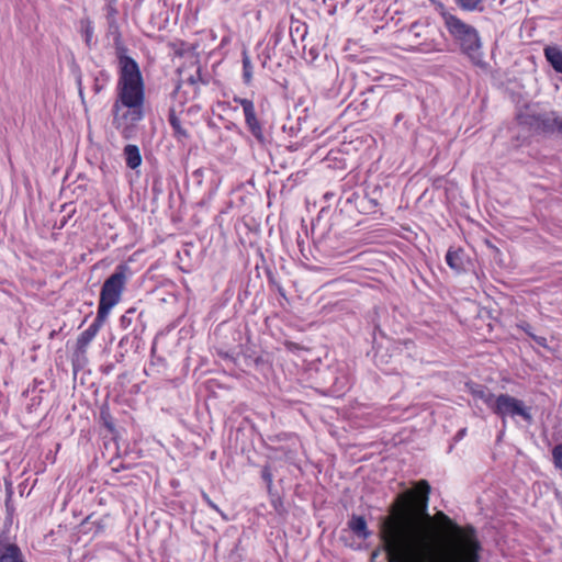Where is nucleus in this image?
<instances>
[{
    "mask_svg": "<svg viewBox=\"0 0 562 562\" xmlns=\"http://www.w3.org/2000/svg\"><path fill=\"white\" fill-rule=\"evenodd\" d=\"M426 480L398 495L381 521L389 562H481L482 544L472 525L460 526L441 510L428 513Z\"/></svg>",
    "mask_w": 562,
    "mask_h": 562,
    "instance_id": "f257e3e1",
    "label": "nucleus"
},
{
    "mask_svg": "<svg viewBox=\"0 0 562 562\" xmlns=\"http://www.w3.org/2000/svg\"><path fill=\"white\" fill-rule=\"evenodd\" d=\"M119 81L113 103V123L124 138L136 137L140 122V71L138 64L125 55L126 49L116 47Z\"/></svg>",
    "mask_w": 562,
    "mask_h": 562,
    "instance_id": "f03ea898",
    "label": "nucleus"
},
{
    "mask_svg": "<svg viewBox=\"0 0 562 562\" xmlns=\"http://www.w3.org/2000/svg\"><path fill=\"white\" fill-rule=\"evenodd\" d=\"M441 16L449 35L459 46L461 53L464 54L473 65L485 68L486 63L483 59L482 42L477 30L450 12L443 11L441 12Z\"/></svg>",
    "mask_w": 562,
    "mask_h": 562,
    "instance_id": "7ed1b4c3",
    "label": "nucleus"
},
{
    "mask_svg": "<svg viewBox=\"0 0 562 562\" xmlns=\"http://www.w3.org/2000/svg\"><path fill=\"white\" fill-rule=\"evenodd\" d=\"M128 273V267L126 265H120L115 272L104 281L100 292L98 308L100 319L106 318L112 307L120 302Z\"/></svg>",
    "mask_w": 562,
    "mask_h": 562,
    "instance_id": "20e7f679",
    "label": "nucleus"
},
{
    "mask_svg": "<svg viewBox=\"0 0 562 562\" xmlns=\"http://www.w3.org/2000/svg\"><path fill=\"white\" fill-rule=\"evenodd\" d=\"M494 414L502 418L503 423L507 417L515 419L520 417L528 425L533 424L531 407L527 406L524 401L509 394H499L495 404Z\"/></svg>",
    "mask_w": 562,
    "mask_h": 562,
    "instance_id": "39448f33",
    "label": "nucleus"
},
{
    "mask_svg": "<svg viewBox=\"0 0 562 562\" xmlns=\"http://www.w3.org/2000/svg\"><path fill=\"white\" fill-rule=\"evenodd\" d=\"M178 72L179 82L177 85V90L181 89L183 86H188L191 90L186 91V93H191L192 98L198 95L201 86H207L212 79L209 72H203L202 67L196 60L182 66L178 69Z\"/></svg>",
    "mask_w": 562,
    "mask_h": 562,
    "instance_id": "423d86ee",
    "label": "nucleus"
},
{
    "mask_svg": "<svg viewBox=\"0 0 562 562\" xmlns=\"http://www.w3.org/2000/svg\"><path fill=\"white\" fill-rule=\"evenodd\" d=\"M106 318L100 319V313H97V317L94 322L87 328L85 331L80 334L77 339V348L80 351H85L90 341L95 337L98 331L100 330L101 325L104 323Z\"/></svg>",
    "mask_w": 562,
    "mask_h": 562,
    "instance_id": "0eeeda50",
    "label": "nucleus"
},
{
    "mask_svg": "<svg viewBox=\"0 0 562 562\" xmlns=\"http://www.w3.org/2000/svg\"><path fill=\"white\" fill-rule=\"evenodd\" d=\"M469 389L474 398L481 400L494 413L497 396L487 386L473 383Z\"/></svg>",
    "mask_w": 562,
    "mask_h": 562,
    "instance_id": "6e6552de",
    "label": "nucleus"
},
{
    "mask_svg": "<svg viewBox=\"0 0 562 562\" xmlns=\"http://www.w3.org/2000/svg\"><path fill=\"white\" fill-rule=\"evenodd\" d=\"M348 527L359 539L367 540L372 535L363 516L352 515L348 521Z\"/></svg>",
    "mask_w": 562,
    "mask_h": 562,
    "instance_id": "1a4fd4ad",
    "label": "nucleus"
},
{
    "mask_svg": "<svg viewBox=\"0 0 562 562\" xmlns=\"http://www.w3.org/2000/svg\"><path fill=\"white\" fill-rule=\"evenodd\" d=\"M544 57L550 66L559 74H562V49L558 46H547L543 49Z\"/></svg>",
    "mask_w": 562,
    "mask_h": 562,
    "instance_id": "9d476101",
    "label": "nucleus"
},
{
    "mask_svg": "<svg viewBox=\"0 0 562 562\" xmlns=\"http://www.w3.org/2000/svg\"><path fill=\"white\" fill-rule=\"evenodd\" d=\"M562 119L555 115V113L542 114L538 117V127L543 132H560V123Z\"/></svg>",
    "mask_w": 562,
    "mask_h": 562,
    "instance_id": "9b49d317",
    "label": "nucleus"
},
{
    "mask_svg": "<svg viewBox=\"0 0 562 562\" xmlns=\"http://www.w3.org/2000/svg\"><path fill=\"white\" fill-rule=\"evenodd\" d=\"M353 196L356 200V206L358 207V210L361 213L371 214V213L375 212V209L379 204L376 199L370 198L367 194H364V195L353 194Z\"/></svg>",
    "mask_w": 562,
    "mask_h": 562,
    "instance_id": "f8f14e48",
    "label": "nucleus"
},
{
    "mask_svg": "<svg viewBox=\"0 0 562 562\" xmlns=\"http://www.w3.org/2000/svg\"><path fill=\"white\" fill-rule=\"evenodd\" d=\"M246 125L248 127V131L251 133V135L256 138V140L259 144L265 145L268 143V138L263 133L262 125L260 124L257 116L246 121Z\"/></svg>",
    "mask_w": 562,
    "mask_h": 562,
    "instance_id": "ddd939ff",
    "label": "nucleus"
},
{
    "mask_svg": "<svg viewBox=\"0 0 562 562\" xmlns=\"http://www.w3.org/2000/svg\"><path fill=\"white\" fill-rule=\"evenodd\" d=\"M126 164L130 168L135 169L140 165L139 149L136 145H127L124 148Z\"/></svg>",
    "mask_w": 562,
    "mask_h": 562,
    "instance_id": "4468645a",
    "label": "nucleus"
},
{
    "mask_svg": "<svg viewBox=\"0 0 562 562\" xmlns=\"http://www.w3.org/2000/svg\"><path fill=\"white\" fill-rule=\"evenodd\" d=\"M446 262L451 269L458 272L463 270V261L461 258V251L459 250L450 248L446 254Z\"/></svg>",
    "mask_w": 562,
    "mask_h": 562,
    "instance_id": "2eb2a0df",
    "label": "nucleus"
},
{
    "mask_svg": "<svg viewBox=\"0 0 562 562\" xmlns=\"http://www.w3.org/2000/svg\"><path fill=\"white\" fill-rule=\"evenodd\" d=\"M243 80L244 83L249 86L252 80L254 66L251 64L250 57L246 50L243 52Z\"/></svg>",
    "mask_w": 562,
    "mask_h": 562,
    "instance_id": "dca6fc26",
    "label": "nucleus"
},
{
    "mask_svg": "<svg viewBox=\"0 0 562 562\" xmlns=\"http://www.w3.org/2000/svg\"><path fill=\"white\" fill-rule=\"evenodd\" d=\"M518 327L524 330L537 345L541 347H547V338L542 336H537L532 333V327L527 322H521L518 324Z\"/></svg>",
    "mask_w": 562,
    "mask_h": 562,
    "instance_id": "f3484780",
    "label": "nucleus"
},
{
    "mask_svg": "<svg viewBox=\"0 0 562 562\" xmlns=\"http://www.w3.org/2000/svg\"><path fill=\"white\" fill-rule=\"evenodd\" d=\"M169 123L171 127L173 128L175 134L178 137H187L188 133L184 128L181 126L180 119L176 115L175 111H171L169 114Z\"/></svg>",
    "mask_w": 562,
    "mask_h": 562,
    "instance_id": "a211bd4d",
    "label": "nucleus"
},
{
    "mask_svg": "<svg viewBox=\"0 0 562 562\" xmlns=\"http://www.w3.org/2000/svg\"><path fill=\"white\" fill-rule=\"evenodd\" d=\"M483 0H456V3L464 11L472 12V11H482L483 8L481 7Z\"/></svg>",
    "mask_w": 562,
    "mask_h": 562,
    "instance_id": "6ab92c4d",
    "label": "nucleus"
},
{
    "mask_svg": "<svg viewBox=\"0 0 562 562\" xmlns=\"http://www.w3.org/2000/svg\"><path fill=\"white\" fill-rule=\"evenodd\" d=\"M552 460L557 469L562 471V442L558 443L552 449Z\"/></svg>",
    "mask_w": 562,
    "mask_h": 562,
    "instance_id": "aec40b11",
    "label": "nucleus"
},
{
    "mask_svg": "<svg viewBox=\"0 0 562 562\" xmlns=\"http://www.w3.org/2000/svg\"><path fill=\"white\" fill-rule=\"evenodd\" d=\"M261 477L267 483V490L269 493L272 491L273 476L269 465H265L261 470Z\"/></svg>",
    "mask_w": 562,
    "mask_h": 562,
    "instance_id": "412c9836",
    "label": "nucleus"
},
{
    "mask_svg": "<svg viewBox=\"0 0 562 562\" xmlns=\"http://www.w3.org/2000/svg\"><path fill=\"white\" fill-rule=\"evenodd\" d=\"M81 27H82V31L85 33L86 43L88 45H90V42H91V38H92V34H93V27L91 25V22L89 20L82 21L81 22Z\"/></svg>",
    "mask_w": 562,
    "mask_h": 562,
    "instance_id": "4be33fe9",
    "label": "nucleus"
},
{
    "mask_svg": "<svg viewBox=\"0 0 562 562\" xmlns=\"http://www.w3.org/2000/svg\"><path fill=\"white\" fill-rule=\"evenodd\" d=\"M234 102L240 104V106L243 108V111L254 104V102L251 100L246 99V98H239V97H235Z\"/></svg>",
    "mask_w": 562,
    "mask_h": 562,
    "instance_id": "5701e85b",
    "label": "nucleus"
},
{
    "mask_svg": "<svg viewBox=\"0 0 562 562\" xmlns=\"http://www.w3.org/2000/svg\"><path fill=\"white\" fill-rule=\"evenodd\" d=\"M245 115V122L257 116L255 104L243 111Z\"/></svg>",
    "mask_w": 562,
    "mask_h": 562,
    "instance_id": "b1692460",
    "label": "nucleus"
},
{
    "mask_svg": "<svg viewBox=\"0 0 562 562\" xmlns=\"http://www.w3.org/2000/svg\"><path fill=\"white\" fill-rule=\"evenodd\" d=\"M135 313V310L134 308H131L128 310L121 318V323L123 326H128L131 325V322H132V318L130 317V314H133Z\"/></svg>",
    "mask_w": 562,
    "mask_h": 562,
    "instance_id": "393cba45",
    "label": "nucleus"
},
{
    "mask_svg": "<svg viewBox=\"0 0 562 562\" xmlns=\"http://www.w3.org/2000/svg\"><path fill=\"white\" fill-rule=\"evenodd\" d=\"M202 497L203 499L205 501V503L214 510H216L217 513H221V515L223 516V513L220 510V508L216 506V504H214L211 498L209 497V495L206 493H202Z\"/></svg>",
    "mask_w": 562,
    "mask_h": 562,
    "instance_id": "a878e982",
    "label": "nucleus"
},
{
    "mask_svg": "<svg viewBox=\"0 0 562 562\" xmlns=\"http://www.w3.org/2000/svg\"><path fill=\"white\" fill-rule=\"evenodd\" d=\"M254 363L257 368H262L268 364V362L260 356L254 359Z\"/></svg>",
    "mask_w": 562,
    "mask_h": 562,
    "instance_id": "bb28decb",
    "label": "nucleus"
},
{
    "mask_svg": "<svg viewBox=\"0 0 562 562\" xmlns=\"http://www.w3.org/2000/svg\"><path fill=\"white\" fill-rule=\"evenodd\" d=\"M184 255L187 257H190V247L189 245H184L181 250L178 251V256L181 258V256Z\"/></svg>",
    "mask_w": 562,
    "mask_h": 562,
    "instance_id": "cd10ccee",
    "label": "nucleus"
},
{
    "mask_svg": "<svg viewBox=\"0 0 562 562\" xmlns=\"http://www.w3.org/2000/svg\"><path fill=\"white\" fill-rule=\"evenodd\" d=\"M109 24H110V25H109L110 32H114V33H116V31H117V26L115 25L114 21H113V20H110V21H109Z\"/></svg>",
    "mask_w": 562,
    "mask_h": 562,
    "instance_id": "c85d7f7f",
    "label": "nucleus"
},
{
    "mask_svg": "<svg viewBox=\"0 0 562 562\" xmlns=\"http://www.w3.org/2000/svg\"><path fill=\"white\" fill-rule=\"evenodd\" d=\"M404 115L403 113H398L396 114L395 119H394V124H398L402 120H403Z\"/></svg>",
    "mask_w": 562,
    "mask_h": 562,
    "instance_id": "c756f323",
    "label": "nucleus"
},
{
    "mask_svg": "<svg viewBox=\"0 0 562 562\" xmlns=\"http://www.w3.org/2000/svg\"><path fill=\"white\" fill-rule=\"evenodd\" d=\"M465 431H467V429H465V428L460 429V430L458 431L457 436H456V437H457V439H461V438L465 435Z\"/></svg>",
    "mask_w": 562,
    "mask_h": 562,
    "instance_id": "7c9ffc66",
    "label": "nucleus"
},
{
    "mask_svg": "<svg viewBox=\"0 0 562 562\" xmlns=\"http://www.w3.org/2000/svg\"><path fill=\"white\" fill-rule=\"evenodd\" d=\"M202 172H203V170H202V169H196V170L193 172V176H195V177H201V176H202Z\"/></svg>",
    "mask_w": 562,
    "mask_h": 562,
    "instance_id": "2f4dec72",
    "label": "nucleus"
},
{
    "mask_svg": "<svg viewBox=\"0 0 562 562\" xmlns=\"http://www.w3.org/2000/svg\"><path fill=\"white\" fill-rule=\"evenodd\" d=\"M157 186H158V182H157V180H155V181H154V187H153L154 191H157V190H158V187H157Z\"/></svg>",
    "mask_w": 562,
    "mask_h": 562,
    "instance_id": "473e14b6",
    "label": "nucleus"
},
{
    "mask_svg": "<svg viewBox=\"0 0 562 562\" xmlns=\"http://www.w3.org/2000/svg\"><path fill=\"white\" fill-rule=\"evenodd\" d=\"M113 12H114V9L110 8L109 14H113Z\"/></svg>",
    "mask_w": 562,
    "mask_h": 562,
    "instance_id": "72a5a7b5",
    "label": "nucleus"
}]
</instances>
